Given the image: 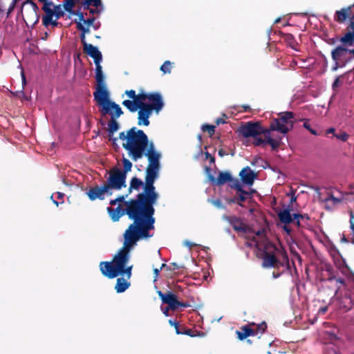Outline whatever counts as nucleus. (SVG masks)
Instances as JSON below:
<instances>
[{"label": "nucleus", "mask_w": 354, "mask_h": 354, "mask_svg": "<svg viewBox=\"0 0 354 354\" xmlns=\"http://www.w3.org/2000/svg\"><path fill=\"white\" fill-rule=\"evenodd\" d=\"M203 131H207L210 136H212L215 131V126L209 124H203L201 127Z\"/></svg>", "instance_id": "e433bc0d"}, {"label": "nucleus", "mask_w": 354, "mask_h": 354, "mask_svg": "<svg viewBox=\"0 0 354 354\" xmlns=\"http://www.w3.org/2000/svg\"><path fill=\"white\" fill-rule=\"evenodd\" d=\"M150 104H148V107L152 111H156V113L160 112L164 106V102L162 97L160 93H150L149 100Z\"/></svg>", "instance_id": "ddd939ff"}, {"label": "nucleus", "mask_w": 354, "mask_h": 354, "mask_svg": "<svg viewBox=\"0 0 354 354\" xmlns=\"http://www.w3.org/2000/svg\"><path fill=\"white\" fill-rule=\"evenodd\" d=\"M294 115L292 112L281 113L279 118L271 122V130H277L279 133L286 135L292 127Z\"/></svg>", "instance_id": "423d86ee"}, {"label": "nucleus", "mask_w": 354, "mask_h": 354, "mask_svg": "<svg viewBox=\"0 0 354 354\" xmlns=\"http://www.w3.org/2000/svg\"><path fill=\"white\" fill-rule=\"evenodd\" d=\"M304 216H306V214H293L292 219L296 220V223L298 226L300 225V219H304Z\"/></svg>", "instance_id": "79ce46f5"}, {"label": "nucleus", "mask_w": 354, "mask_h": 354, "mask_svg": "<svg viewBox=\"0 0 354 354\" xmlns=\"http://www.w3.org/2000/svg\"><path fill=\"white\" fill-rule=\"evenodd\" d=\"M150 93H146L145 92L140 93L137 95L138 99L142 100V101L149 100Z\"/></svg>", "instance_id": "37998d69"}, {"label": "nucleus", "mask_w": 354, "mask_h": 354, "mask_svg": "<svg viewBox=\"0 0 354 354\" xmlns=\"http://www.w3.org/2000/svg\"><path fill=\"white\" fill-rule=\"evenodd\" d=\"M78 15V21L77 22H81L84 25L88 26V27H90L91 26L93 25L94 21H95V18L93 17V18H89L86 20L84 19V15L82 12H80L77 14Z\"/></svg>", "instance_id": "c756f323"}, {"label": "nucleus", "mask_w": 354, "mask_h": 354, "mask_svg": "<svg viewBox=\"0 0 354 354\" xmlns=\"http://www.w3.org/2000/svg\"><path fill=\"white\" fill-rule=\"evenodd\" d=\"M230 187L234 188L237 191H241L243 189V184L238 180L234 179L232 178V180H230Z\"/></svg>", "instance_id": "72a5a7b5"}, {"label": "nucleus", "mask_w": 354, "mask_h": 354, "mask_svg": "<svg viewBox=\"0 0 354 354\" xmlns=\"http://www.w3.org/2000/svg\"><path fill=\"white\" fill-rule=\"evenodd\" d=\"M351 7L344 8L335 12V19L338 21H344L351 15Z\"/></svg>", "instance_id": "b1692460"}, {"label": "nucleus", "mask_w": 354, "mask_h": 354, "mask_svg": "<svg viewBox=\"0 0 354 354\" xmlns=\"http://www.w3.org/2000/svg\"><path fill=\"white\" fill-rule=\"evenodd\" d=\"M126 175H124V173H122V170L113 168L110 171L106 183L104 185L108 187L109 192H112L113 189L120 190L126 186Z\"/></svg>", "instance_id": "0eeeda50"}, {"label": "nucleus", "mask_w": 354, "mask_h": 354, "mask_svg": "<svg viewBox=\"0 0 354 354\" xmlns=\"http://www.w3.org/2000/svg\"><path fill=\"white\" fill-rule=\"evenodd\" d=\"M151 113H152V110L150 109L148 106H145L143 107H142L139 111H138V124L139 126H142V125H144V126H149V117L150 115H151Z\"/></svg>", "instance_id": "dca6fc26"}, {"label": "nucleus", "mask_w": 354, "mask_h": 354, "mask_svg": "<svg viewBox=\"0 0 354 354\" xmlns=\"http://www.w3.org/2000/svg\"><path fill=\"white\" fill-rule=\"evenodd\" d=\"M280 275H281V273H279V272H273V273H272V277L274 279H277V278L279 277Z\"/></svg>", "instance_id": "0e129e2a"}, {"label": "nucleus", "mask_w": 354, "mask_h": 354, "mask_svg": "<svg viewBox=\"0 0 354 354\" xmlns=\"http://www.w3.org/2000/svg\"><path fill=\"white\" fill-rule=\"evenodd\" d=\"M325 203V207L327 209H332L333 207L341 202L339 198L334 197L333 195H329L328 197L324 200Z\"/></svg>", "instance_id": "bb28decb"}, {"label": "nucleus", "mask_w": 354, "mask_h": 354, "mask_svg": "<svg viewBox=\"0 0 354 354\" xmlns=\"http://www.w3.org/2000/svg\"><path fill=\"white\" fill-rule=\"evenodd\" d=\"M326 335L328 336L327 338L330 342L333 344L335 343V342L338 339L337 335L334 332H327Z\"/></svg>", "instance_id": "ea45409f"}, {"label": "nucleus", "mask_w": 354, "mask_h": 354, "mask_svg": "<svg viewBox=\"0 0 354 354\" xmlns=\"http://www.w3.org/2000/svg\"><path fill=\"white\" fill-rule=\"evenodd\" d=\"M94 100L100 107V112L102 115H109L111 119H118L122 114L121 107L110 99L109 90L93 93Z\"/></svg>", "instance_id": "7ed1b4c3"}, {"label": "nucleus", "mask_w": 354, "mask_h": 354, "mask_svg": "<svg viewBox=\"0 0 354 354\" xmlns=\"http://www.w3.org/2000/svg\"><path fill=\"white\" fill-rule=\"evenodd\" d=\"M326 133H333L334 135V133H335V128H329L327 131H326Z\"/></svg>", "instance_id": "e2e57ef3"}, {"label": "nucleus", "mask_w": 354, "mask_h": 354, "mask_svg": "<svg viewBox=\"0 0 354 354\" xmlns=\"http://www.w3.org/2000/svg\"><path fill=\"white\" fill-rule=\"evenodd\" d=\"M102 61L95 62V91L93 93H97L100 91L108 90L106 82L105 76L102 71V67L100 65Z\"/></svg>", "instance_id": "9b49d317"}, {"label": "nucleus", "mask_w": 354, "mask_h": 354, "mask_svg": "<svg viewBox=\"0 0 354 354\" xmlns=\"http://www.w3.org/2000/svg\"><path fill=\"white\" fill-rule=\"evenodd\" d=\"M158 296L162 300L163 304H167V306L172 310H176L180 307H187V304L180 302L177 300L176 296L171 292L163 293L162 291L158 290L157 292Z\"/></svg>", "instance_id": "6e6552de"}, {"label": "nucleus", "mask_w": 354, "mask_h": 354, "mask_svg": "<svg viewBox=\"0 0 354 354\" xmlns=\"http://www.w3.org/2000/svg\"><path fill=\"white\" fill-rule=\"evenodd\" d=\"M216 122L217 124H220L225 123V121L223 118H217Z\"/></svg>", "instance_id": "680f3d73"}, {"label": "nucleus", "mask_w": 354, "mask_h": 354, "mask_svg": "<svg viewBox=\"0 0 354 354\" xmlns=\"http://www.w3.org/2000/svg\"><path fill=\"white\" fill-rule=\"evenodd\" d=\"M266 327H267V326H266V324L265 322H263V323H261V324H259L258 326V328H259V330L261 331V333L265 331Z\"/></svg>", "instance_id": "6e6d98bb"}, {"label": "nucleus", "mask_w": 354, "mask_h": 354, "mask_svg": "<svg viewBox=\"0 0 354 354\" xmlns=\"http://www.w3.org/2000/svg\"><path fill=\"white\" fill-rule=\"evenodd\" d=\"M52 6L53 3H46L43 6L45 15L43 17L42 21L45 26H48V25L57 26L58 24L57 20H55L54 12L51 10Z\"/></svg>", "instance_id": "4468645a"}, {"label": "nucleus", "mask_w": 354, "mask_h": 354, "mask_svg": "<svg viewBox=\"0 0 354 354\" xmlns=\"http://www.w3.org/2000/svg\"><path fill=\"white\" fill-rule=\"evenodd\" d=\"M350 226L348 230H345L341 238V241L344 243H351L354 244V214L350 212Z\"/></svg>", "instance_id": "2eb2a0df"}, {"label": "nucleus", "mask_w": 354, "mask_h": 354, "mask_svg": "<svg viewBox=\"0 0 354 354\" xmlns=\"http://www.w3.org/2000/svg\"><path fill=\"white\" fill-rule=\"evenodd\" d=\"M80 39H81V41L83 44V48H85V44H88L86 41V36L84 34H81L80 35Z\"/></svg>", "instance_id": "13d9d810"}, {"label": "nucleus", "mask_w": 354, "mask_h": 354, "mask_svg": "<svg viewBox=\"0 0 354 354\" xmlns=\"http://www.w3.org/2000/svg\"><path fill=\"white\" fill-rule=\"evenodd\" d=\"M75 6V1L74 0H64V8L66 11L68 12H73V8Z\"/></svg>", "instance_id": "c9c22d12"}, {"label": "nucleus", "mask_w": 354, "mask_h": 354, "mask_svg": "<svg viewBox=\"0 0 354 354\" xmlns=\"http://www.w3.org/2000/svg\"><path fill=\"white\" fill-rule=\"evenodd\" d=\"M51 10L53 12H54L55 20H57L64 14L63 8L61 5L54 6L53 4V6L51 7Z\"/></svg>", "instance_id": "c85d7f7f"}, {"label": "nucleus", "mask_w": 354, "mask_h": 354, "mask_svg": "<svg viewBox=\"0 0 354 354\" xmlns=\"http://www.w3.org/2000/svg\"><path fill=\"white\" fill-rule=\"evenodd\" d=\"M328 310V306L322 307L318 310L319 315H324L325 314Z\"/></svg>", "instance_id": "5fc2aeb1"}, {"label": "nucleus", "mask_w": 354, "mask_h": 354, "mask_svg": "<svg viewBox=\"0 0 354 354\" xmlns=\"http://www.w3.org/2000/svg\"><path fill=\"white\" fill-rule=\"evenodd\" d=\"M252 196V192H249L241 189V191H237L233 198L231 200L232 203H237L240 205H242L240 202H243L246 201L248 198H250Z\"/></svg>", "instance_id": "4be33fe9"}, {"label": "nucleus", "mask_w": 354, "mask_h": 354, "mask_svg": "<svg viewBox=\"0 0 354 354\" xmlns=\"http://www.w3.org/2000/svg\"><path fill=\"white\" fill-rule=\"evenodd\" d=\"M243 183L252 185L256 178L254 172L249 167H244L239 173Z\"/></svg>", "instance_id": "f3484780"}, {"label": "nucleus", "mask_w": 354, "mask_h": 354, "mask_svg": "<svg viewBox=\"0 0 354 354\" xmlns=\"http://www.w3.org/2000/svg\"><path fill=\"white\" fill-rule=\"evenodd\" d=\"M125 93L129 98H131L133 100H134L137 97V95L134 90H127L126 91Z\"/></svg>", "instance_id": "09e8293b"}, {"label": "nucleus", "mask_w": 354, "mask_h": 354, "mask_svg": "<svg viewBox=\"0 0 354 354\" xmlns=\"http://www.w3.org/2000/svg\"><path fill=\"white\" fill-rule=\"evenodd\" d=\"M205 156H206V158H211V160H212V161H214V158H212V157L211 156V155H210L208 152H206V153H205Z\"/></svg>", "instance_id": "338daca9"}, {"label": "nucleus", "mask_w": 354, "mask_h": 354, "mask_svg": "<svg viewBox=\"0 0 354 354\" xmlns=\"http://www.w3.org/2000/svg\"><path fill=\"white\" fill-rule=\"evenodd\" d=\"M210 202L212 203V205H214L217 208H219V209L224 208V205H223V203L218 199L211 200Z\"/></svg>", "instance_id": "49530a36"}, {"label": "nucleus", "mask_w": 354, "mask_h": 354, "mask_svg": "<svg viewBox=\"0 0 354 354\" xmlns=\"http://www.w3.org/2000/svg\"><path fill=\"white\" fill-rule=\"evenodd\" d=\"M124 200V196H122L116 199H114V200H111L110 201V204L112 205H115L117 204L118 202H121L122 201Z\"/></svg>", "instance_id": "603ef678"}, {"label": "nucleus", "mask_w": 354, "mask_h": 354, "mask_svg": "<svg viewBox=\"0 0 354 354\" xmlns=\"http://www.w3.org/2000/svg\"><path fill=\"white\" fill-rule=\"evenodd\" d=\"M184 245L189 247V248H192L193 246L196 245L195 243L190 242L189 241H185L184 242Z\"/></svg>", "instance_id": "bf43d9fd"}, {"label": "nucleus", "mask_w": 354, "mask_h": 354, "mask_svg": "<svg viewBox=\"0 0 354 354\" xmlns=\"http://www.w3.org/2000/svg\"><path fill=\"white\" fill-rule=\"evenodd\" d=\"M349 135L346 132H342L340 133H334V137L337 139L340 140L342 142H346L349 138Z\"/></svg>", "instance_id": "4c0bfd02"}, {"label": "nucleus", "mask_w": 354, "mask_h": 354, "mask_svg": "<svg viewBox=\"0 0 354 354\" xmlns=\"http://www.w3.org/2000/svg\"><path fill=\"white\" fill-rule=\"evenodd\" d=\"M90 6L95 7L94 9H91L90 12L92 14H98L102 10V4L101 0H84L83 2V7L84 9H88Z\"/></svg>", "instance_id": "aec40b11"}, {"label": "nucleus", "mask_w": 354, "mask_h": 354, "mask_svg": "<svg viewBox=\"0 0 354 354\" xmlns=\"http://www.w3.org/2000/svg\"><path fill=\"white\" fill-rule=\"evenodd\" d=\"M143 185V182L137 177H133L131 180L130 189L139 190L140 187Z\"/></svg>", "instance_id": "7c9ffc66"}, {"label": "nucleus", "mask_w": 354, "mask_h": 354, "mask_svg": "<svg viewBox=\"0 0 354 354\" xmlns=\"http://www.w3.org/2000/svg\"><path fill=\"white\" fill-rule=\"evenodd\" d=\"M122 274H124L127 277V279H124V277L118 278L115 288L116 292L118 293L124 292L130 286V282H129L128 280L131 278V274L129 277L127 273L124 271L120 273L118 276Z\"/></svg>", "instance_id": "a211bd4d"}, {"label": "nucleus", "mask_w": 354, "mask_h": 354, "mask_svg": "<svg viewBox=\"0 0 354 354\" xmlns=\"http://www.w3.org/2000/svg\"><path fill=\"white\" fill-rule=\"evenodd\" d=\"M169 324H170L171 326H175V328H176V333H177V334H180V333H181L180 332L179 329H178V323H177L176 321L172 320V319H169Z\"/></svg>", "instance_id": "3c124183"}, {"label": "nucleus", "mask_w": 354, "mask_h": 354, "mask_svg": "<svg viewBox=\"0 0 354 354\" xmlns=\"http://www.w3.org/2000/svg\"><path fill=\"white\" fill-rule=\"evenodd\" d=\"M304 127L305 129H308L313 135H317V133L315 130L311 129L310 127V125L309 124V123L308 122H305L304 123Z\"/></svg>", "instance_id": "de8ad7c7"}, {"label": "nucleus", "mask_w": 354, "mask_h": 354, "mask_svg": "<svg viewBox=\"0 0 354 354\" xmlns=\"http://www.w3.org/2000/svg\"><path fill=\"white\" fill-rule=\"evenodd\" d=\"M265 129L257 122H248L245 125L240 128V133L245 138H254V145L256 146L264 145L265 140L259 137L263 134Z\"/></svg>", "instance_id": "39448f33"}, {"label": "nucleus", "mask_w": 354, "mask_h": 354, "mask_svg": "<svg viewBox=\"0 0 354 354\" xmlns=\"http://www.w3.org/2000/svg\"><path fill=\"white\" fill-rule=\"evenodd\" d=\"M122 104L127 107L129 111L135 112L137 111L136 103L129 100H126L122 102Z\"/></svg>", "instance_id": "473e14b6"}, {"label": "nucleus", "mask_w": 354, "mask_h": 354, "mask_svg": "<svg viewBox=\"0 0 354 354\" xmlns=\"http://www.w3.org/2000/svg\"><path fill=\"white\" fill-rule=\"evenodd\" d=\"M133 102L136 103V106H137V109H139V110L146 106V105H148V104H145L143 103V101L142 100H140L138 98V97H136L134 100H133Z\"/></svg>", "instance_id": "a18cd8bd"}, {"label": "nucleus", "mask_w": 354, "mask_h": 354, "mask_svg": "<svg viewBox=\"0 0 354 354\" xmlns=\"http://www.w3.org/2000/svg\"><path fill=\"white\" fill-rule=\"evenodd\" d=\"M76 23H77V27L78 30H80L82 32L81 34L86 35V33L89 32V31H90L89 27L84 25L81 22H76Z\"/></svg>", "instance_id": "58836bf2"}, {"label": "nucleus", "mask_w": 354, "mask_h": 354, "mask_svg": "<svg viewBox=\"0 0 354 354\" xmlns=\"http://www.w3.org/2000/svg\"><path fill=\"white\" fill-rule=\"evenodd\" d=\"M57 197L59 198H62L64 196V194H63L62 192H57Z\"/></svg>", "instance_id": "69168bd1"}, {"label": "nucleus", "mask_w": 354, "mask_h": 354, "mask_svg": "<svg viewBox=\"0 0 354 354\" xmlns=\"http://www.w3.org/2000/svg\"><path fill=\"white\" fill-rule=\"evenodd\" d=\"M340 41L343 46H351L354 44V28L353 31L346 32L344 36L342 37Z\"/></svg>", "instance_id": "a878e982"}, {"label": "nucleus", "mask_w": 354, "mask_h": 354, "mask_svg": "<svg viewBox=\"0 0 354 354\" xmlns=\"http://www.w3.org/2000/svg\"><path fill=\"white\" fill-rule=\"evenodd\" d=\"M346 300L347 304H345L344 306L340 305V308H344L346 311H347L351 308L352 301H351V298H349V297L346 298Z\"/></svg>", "instance_id": "c03bdc74"}, {"label": "nucleus", "mask_w": 354, "mask_h": 354, "mask_svg": "<svg viewBox=\"0 0 354 354\" xmlns=\"http://www.w3.org/2000/svg\"><path fill=\"white\" fill-rule=\"evenodd\" d=\"M116 120L117 119H111L108 122V133L109 137L112 136L120 128L119 124Z\"/></svg>", "instance_id": "cd10ccee"}, {"label": "nucleus", "mask_w": 354, "mask_h": 354, "mask_svg": "<svg viewBox=\"0 0 354 354\" xmlns=\"http://www.w3.org/2000/svg\"><path fill=\"white\" fill-rule=\"evenodd\" d=\"M112 192H109L108 187H106L104 184L100 186L96 185L91 187L86 192L88 198L92 201L97 199L101 201L104 200L106 196H110Z\"/></svg>", "instance_id": "9d476101"}, {"label": "nucleus", "mask_w": 354, "mask_h": 354, "mask_svg": "<svg viewBox=\"0 0 354 354\" xmlns=\"http://www.w3.org/2000/svg\"><path fill=\"white\" fill-rule=\"evenodd\" d=\"M171 310L170 308H169V306H167V307H161V310L162 312V313L168 317L169 316V310Z\"/></svg>", "instance_id": "864d4df0"}, {"label": "nucleus", "mask_w": 354, "mask_h": 354, "mask_svg": "<svg viewBox=\"0 0 354 354\" xmlns=\"http://www.w3.org/2000/svg\"><path fill=\"white\" fill-rule=\"evenodd\" d=\"M122 162L124 168L122 171V173H124V175L127 176V174L131 170L132 163L129 159L126 158H123Z\"/></svg>", "instance_id": "2f4dec72"}, {"label": "nucleus", "mask_w": 354, "mask_h": 354, "mask_svg": "<svg viewBox=\"0 0 354 354\" xmlns=\"http://www.w3.org/2000/svg\"><path fill=\"white\" fill-rule=\"evenodd\" d=\"M237 335H238V337L239 338V339L241 340H243L244 339H245L247 337V336L244 334V333L243 331H237L236 332Z\"/></svg>", "instance_id": "4d7b16f0"}, {"label": "nucleus", "mask_w": 354, "mask_h": 354, "mask_svg": "<svg viewBox=\"0 0 354 354\" xmlns=\"http://www.w3.org/2000/svg\"><path fill=\"white\" fill-rule=\"evenodd\" d=\"M83 50L94 59V62L97 61H102V53L97 47L94 46L92 44H85V48H83Z\"/></svg>", "instance_id": "6ab92c4d"}, {"label": "nucleus", "mask_w": 354, "mask_h": 354, "mask_svg": "<svg viewBox=\"0 0 354 354\" xmlns=\"http://www.w3.org/2000/svg\"><path fill=\"white\" fill-rule=\"evenodd\" d=\"M171 62L170 61H165L160 67V71L165 73H170L171 71Z\"/></svg>", "instance_id": "f704fd0d"}, {"label": "nucleus", "mask_w": 354, "mask_h": 354, "mask_svg": "<svg viewBox=\"0 0 354 354\" xmlns=\"http://www.w3.org/2000/svg\"><path fill=\"white\" fill-rule=\"evenodd\" d=\"M339 77H338L335 80V81L333 82V85H332V88L334 92H336V89L339 86Z\"/></svg>", "instance_id": "8fccbe9b"}, {"label": "nucleus", "mask_w": 354, "mask_h": 354, "mask_svg": "<svg viewBox=\"0 0 354 354\" xmlns=\"http://www.w3.org/2000/svg\"><path fill=\"white\" fill-rule=\"evenodd\" d=\"M253 244L259 250H263L262 257V267L264 268H271L277 267L279 263V261L275 257L273 251L275 250L274 247L270 243H261L259 241L254 239Z\"/></svg>", "instance_id": "20e7f679"}, {"label": "nucleus", "mask_w": 354, "mask_h": 354, "mask_svg": "<svg viewBox=\"0 0 354 354\" xmlns=\"http://www.w3.org/2000/svg\"><path fill=\"white\" fill-rule=\"evenodd\" d=\"M333 59L335 62L336 64L338 62L346 63L351 60V57L349 56L348 49L344 46H338L331 52Z\"/></svg>", "instance_id": "f8f14e48"}, {"label": "nucleus", "mask_w": 354, "mask_h": 354, "mask_svg": "<svg viewBox=\"0 0 354 354\" xmlns=\"http://www.w3.org/2000/svg\"><path fill=\"white\" fill-rule=\"evenodd\" d=\"M158 198L155 187L148 189L147 185H145L144 192L138 194L136 199L125 202L124 208L120 206L116 208L107 207L113 221H118L123 215L127 214L130 219L133 220V223L124 232L123 246L113 261L100 263V271L104 276L113 279L124 271L129 277L133 267L127 266L130 259V252L139 240L153 236V234L149 232L154 229L153 205L156 204Z\"/></svg>", "instance_id": "f257e3e1"}, {"label": "nucleus", "mask_w": 354, "mask_h": 354, "mask_svg": "<svg viewBox=\"0 0 354 354\" xmlns=\"http://www.w3.org/2000/svg\"><path fill=\"white\" fill-rule=\"evenodd\" d=\"M278 216L280 221L284 224H289L292 222V216L288 209L281 210L278 213Z\"/></svg>", "instance_id": "5701e85b"}, {"label": "nucleus", "mask_w": 354, "mask_h": 354, "mask_svg": "<svg viewBox=\"0 0 354 354\" xmlns=\"http://www.w3.org/2000/svg\"><path fill=\"white\" fill-rule=\"evenodd\" d=\"M242 330L244 333V334L247 336V337L249 336L254 335V330L252 328H250V327L244 326L242 328Z\"/></svg>", "instance_id": "a19ab883"}, {"label": "nucleus", "mask_w": 354, "mask_h": 354, "mask_svg": "<svg viewBox=\"0 0 354 354\" xmlns=\"http://www.w3.org/2000/svg\"><path fill=\"white\" fill-rule=\"evenodd\" d=\"M119 138L124 141L122 147L132 160L136 162L144 156L147 158L149 163L146 169L145 185H147L148 189L154 187L153 184L159 177L161 153L156 150L153 142H149L147 134L136 127L120 132Z\"/></svg>", "instance_id": "f03ea898"}, {"label": "nucleus", "mask_w": 354, "mask_h": 354, "mask_svg": "<svg viewBox=\"0 0 354 354\" xmlns=\"http://www.w3.org/2000/svg\"><path fill=\"white\" fill-rule=\"evenodd\" d=\"M275 131L279 132L277 130H271V124L269 129H265L263 136L265 138V145L268 144L271 146L272 149H277L282 143V139L285 135H276Z\"/></svg>", "instance_id": "1a4fd4ad"}, {"label": "nucleus", "mask_w": 354, "mask_h": 354, "mask_svg": "<svg viewBox=\"0 0 354 354\" xmlns=\"http://www.w3.org/2000/svg\"><path fill=\"white\" fill-rule=\"evenodd\" d=\"M224 218L226 219L233 226L236 231L239 232L244 230L242 223L239 218L236 216H224Z\"/></svg>", "instance_id": "393cba45"}, {"label": "nucleus", "mask_w": 354, "mask_h": 354, "mask_svg": "<svg viewBox=\"0 0 354 354\" xmlns=\"http://www.w3.org/2000/svg\"><path fill=\"white\" fill-rule=\"evenodd\" d=\"M348 53L349 55L352 54L354 58V49H348Z\"/></svg>", "instance_id": "774afa93"}, {"label": "nucleus", "mask_w": 354, "mask_h": 354, "mask_svg": "<svg viewBox=\"0 0 354 354\" xmlns=\"http://www.w3.org/2000/svg\"><path fill=\"white\" fill-rule=\"evenodd\" d=\"M227 153L225 152V151H224L223 149H220L218 151V155L221 156V157H223L224 156H226Z\"/></svg>", "instance_id": "052dcab7"}, {"label": "nucleus", "mask_w": 354, "mask_h": 354, "mask_svg": "<svg viewBox=\"0 0 354 354\" xmlns=\"http://www.w3.org/2000/svg\"><path fill=\"white\" fill-rule=\"evenodd\" d=\"M232 176L228 172H220L217 178L215 179L213 176L210 177V180L212 183H216V185H223L227 182H230L232 180Z\"/></svg>", "instance_id": "412c9836"}]
</instances>
